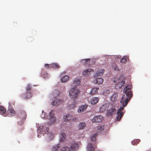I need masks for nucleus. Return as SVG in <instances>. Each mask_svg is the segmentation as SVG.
I'll return each instance as SVG.
<instances>
[{
    "label": "nucleus",
    "instance_id": "obj_1",
    "mask_svg": "<svg viewBox=\"0 0 151 151\" xmlns=\"http://www.w3.org/2000/svg\"><path fill=\"white\" fill-rule=\"evenodd\" d=\"M132 88V85H128L125 87L123 90V92L125 93L122 96L120 101V103L122 104V105L123 106H126L127 105L132 96V91L131 90Z\"/></svg>",
    "mask_w": 151,
    "mask_h": 151
},
{
    "label": "nucleus",
    "instance_id": "obj_2",
    "mask_svg": "<svg viewBox=\"0 0 151 151\" xmlns=\"http://www.w3.org/2000/svg\"><path fill=\"white\" fill-rule=\"evenodd\" d=\"M80 91L76 88H71L69 91V94L72 98L75 99L78 97Z\"/></svg>",
    "mask_w": 151,
    "mask_h": 151
},
{
    "label": "nucleus",
    "instance_id": "obj_3",
    "mask_svg": "<svg viewBox=\"0 0 151 151\" xmlns=\"http://www.w3.org/2000/svg\"><path fill=\"white\" fill-rule=\"evenodd\" d=\"M78 145L76 143L72 144L70 149L68 147H63L61 149V151H74L78 148Z\"/></svg>",
    "mask_w": 151,
    "mask_h": 151
},
{
    "label": "nucleus",
    "instance_id": "obj_4",
    "mask_svg": "<svg viewBox=\"0 0 151 151\" xmlns=\"http://www.w3.org/2000/svg\"><path fill=\"white\" fill-rule=\"evenodd\" d=\"M19 116L22 119V123H20V122H18V123L19 124H22V123H23L26 120L27 116L26 114L24 111L22 110L21 111L19 114Z\"/></svg>",
    "mask_w": 151,
    "mask_h": 151
},
{
    "label": "nucleus",
    "instance_id": "obj_5",
    "mask_svg": "<svg viewBox=\"0 0 151 151\" xmlns=\"http://www.w3.org/2000/svg\"><path fill=\"white\" fill-rule=\"evenodd\" d=\"M124 106L121 107L118 110L117 114L118 115L117 117L116 120L117 121H119L124 115L123 111H122L124 109Z\"/></svg>",
    "mask_w": 151,
    "mask_h": 151
},
{
    "label": "nucleus",
    "instance_id": "obj_6",
    "mask_svg": "<svg viewBox=\"0 0 151 151\" xmlns=\"http://www.w3.org/2000/svg\"><path fill=\"white\" fill-rule=\"evenodd\" d=\"M103 120V117L101 115L95 116L92 119V122L94 123L101 122Z\"/></svg>",
    "mask_w": 151,
    "mask_h": 151
},
{
    "label": "nucleus",
    "instance_id": "obj_7",
    "mask_svg": "<svg viewBox=\"0 0 151 151\" xmlns=\"http://www.w3.org/2000/svg\"><path fill=\"white\" fill-rule=\"evenodd\" d=\"M64 120L65 122H67L68 121H76L77 120V119L75 118L74 119L73 117L70 114H67L66 115H65L63 116Z\"/></svg>",
    "mask_w": 151,
    "mask_h": 151
},
{
    "label": "nucleus",
    "instance_id": "obj_8",
    "mask_svg": "<svg viewBox=\"0 0 151 151\" xmlns=\"http://www.w3.org/2000/svg\"><path fill=\"white\" fill-rule=\"evenodd\" d=\"M63 102V100L61 99H56L52 102L51 104L52 105L58 106L62 104Z\"/></svg>",
    "mask_w": 151,
    "mask_h": 151
},
{
    "label": "nucleus",
    "instance_id": "obj_9",
    "mask_svg": "<svg viewBox=\"0 0 151 151\" xmlns=\"http://www.w3.org/2000/svg\"><path fill=\"white\" fill-rule=\"evenodd\" d=\"M22 96L24 99H28L31 97L32 95L30 91H27L26 92L22 94Z\"/></svg>",
    "mask_w": 151,
    "mask_h": 151
},
{
    "label": "nucleus",
    "instance_id": "obj_10",
    "mask_svg": "<svg viewBox=\"0 0 151 151\" xmlns=\"http://www.w3.org/2000/svg\"><path fill=\"white\" fill-rule=\"evenodd\" d=\"M109 105L108 104L106 103L104 104L100 107V111L101 112H104L107 110L108 108Z\"/></svg>",
    "mask_w": 151,
    "mask_h": 151
},
{
    "label": "nucleus",
    "instance_id": "obj_11",
    "mask_svg": "<svg viewBox=\"0 0 151 151\" xmlns=\"http://www.w3.org/2000/svg\"><path fill=\"white\" fill-rule=\"evenodd\" d=\"M116 109L115 108H112L109 109L107 111V115L108 116H111L115 114Z\"/></svg>",
    "mask_w": 151,
    "mask_h": 151
},
{
    "label": "nucleus",
    "instance_id": "obj_12",
    "mask_svg": "<svg viewBox=\"0 0 151 151\" xmlns=\"http://www.w3.org/2000/svg\"><path fill=\"white\" fill-rule=\"evenodd\" d=\"M50 120L52 121L51 124H53L55 122V118L54 117V113L52 111H51L50 113Z\"/></svg>",
    "mask_w": 151,
    "mask_h": 151
},
{
    "label": "nucleus",
    "instance_id": "obj_13",
    "mask_svg": "<svg viewBox=\"0 0 151 151\" xmlns=\"http://www.w3.org/2000/svg\"><path fill=\"white\" fill-rule=\"evenodd\" d=\"M88 106L86 105H84L80 107L78 110V111L79 113L83 112L85 111L87 108Z\"/></svg>",
    "mask_w": 151,
    "mask_h": 151
},
{
    "label": "nucleus",
    "instance_id": "obj_14",
    "mask_svg": "<svg viewBox=\"0 0 151 151\" xmlns=\"http://www.w3.org/2000/svg\"><path fill=\"white\" fill-rule=\"evenodd\" d=\"M99 99V98L97 97H94L91 100L90 103L92 104H96L98 102Z\"/></svg>",
    "mask_w": 151,
    "mask_h": 151
},
{
    "label": "nucleus",
    "instance_id": "obj_15",
    "mask_svg": "<svg viewBox=\"0 0 151 151\" xmlns=\"http://www.w3.org/2000/svg\"><path fill=\"white\" fill-rule=\"evenodd\" d=\"M94 70L93 69H88L84 71L82 73V74L85 76L90 74L91 72H93Z\"/></svg>",
    "mask_w": 151,
    "mask_h": 151
},
{
    "label": "nucleus",
    "instance_id": "obj_16",
    "mask_svg": "<svg viewBox=\"0 0 151 151\" xmlns=\"http://www.w3.org/2000/svg\"><path fill=\"white\" fill-rule=\"evenodd\" d=\"M7 113L10 116H14L15 115V112L13 109H9L7 111Z\"/></svg>",
    "mask_w": 151,
    "mask_h": 151
},
{
    "label": "nucleus",
    "instance_id": "obj_17",
    "mask_svg": "<svg viewBox=\"0 0 151 151\" xmlns=\"http://www.w3.org/2000/svg\"><path fill=\"white\" fill-rule=\"evenodd\" d=\"M118 94L115 93L113 94L110 97V100L112 101H114L117 100Z\"/></svg>",
    "mask_w": 151,
    "mask_h": 151
},
{
    "label": "nucleus",
    "instance_id": "obj_18",
    "mask_svg": "<svg viewBox=\"0 0 151 151\" xmlns=\"http://www.w3.org/2000/svg\"><path fill=\"white\" fill-rule=\"evenodd\" d=\"M80 83V80L78 78H75L74 79L73 83H72V85L73 86L76 87L79 85Z\"/></svg>",
    "mask_w": 151,
    "mask_h": 151
},
{
    "label": "nucleus",
    "instance_id": "obj_19",
    "mask_svg": "<svg viewBox=\"0 0 151 151\" xmlns=\"http://www.w3.org/2000/svg\"><path fill=\"white\" fill-rule=\"evenodd\" d=\"M99 88H92L90 92V94L92 95H93L95 93H97L98 90L99 89Z\"/></svg>",
    "mask_w": 151,
    "mask_h": 151
},
{
    "label": "nucleus",
    "instance_id": "obj_20",
    "mask_svg": "<svg viewBox=\"0 0 151 151\" xmlns=\"http://www.w3.org/2000/svg\"><path fill=\"white\" fill-rule=\"evenodd\" d=\"M86 126L85 123L84 122H81L79 123L78 124V129H83Z\"/></svg>",
    "mask_w": 151,
    "mask_h": 151
},
{
    "label": "nucleus",
    "instance_id": "obj_21",
    "mask_svg": "<svg viewBox=\"0 0 151 151\" xmlns=\"http://www.w3.org/2000/svg\"><path fill=\"white\" fill-rule=\"evenodd\" d=\"M125 81L124 80H119L116 83V85L119 88L122 87L124 84L125 83Z\"/></svg>",
    "mask_w": 151,
    "mask_h": 151
},
{
    "label": "nucleus",
    "instance_id": "obj_22",
    "mask_svg": "<svg viewBox=\"0 0 151 151\" xmlns=\"http://www.w3.org/2000/svg\"><path fill=\"white\" fill-rule=\"evenodd\" d=\"M6 109L3 107L0 106V114L4 116H6Z\"/></svg>",
    "mask_w": 151,
    "mask_h": 151
},
{
    "label": "nucleus",
    "instance_id": "obj_23",
    "mask_svg": "<svg viewBox=\"0 0 151 151\" xmlns=\"http://www.w3.org/2000/svg\"><path fill=\"white\" fill-rule=\"evenodd\" d=\"M66 137V135L65 133L64 132H62L61 133L60 135V142H63L65 140Z\"/></svg>",
    "mask_w": 151,
    "mask_h": 151
},
{
    "label": "nucleus",
    "instance_id": "obj_24",
    "mask_svg": "<svg viewBox=\"0 0 151 151\" xmlns=\"http://www.w3.org/2000/svg\"><path fill=\"white\" fill-rule=\"evenodd\" d=\"M104 70H101L100 71H97L94 75L95 77H97L99 76H101L104 73Z\"/></svg>",
    "mask_w": 151,
    "mask_h": 151
},
{
    "label": "nucleus",
    "instance_id": "obj_25",
    "mask_svg": "<svg viewBox=\"0 0 151 151\" xmlns=\"http://www.w3.org/2000/svg\"><path fill=\"white\" fill-rule=\"evenodd\" d=\"M50 67L54 68H60V66L57 63H55L50 64Z\"/></svg>",
    "mask_w": 151,
    "mask_h": 151
},
{
    "label": "nucleus",
    "instance_id": "obj_26",
    "mask_svg": "<svg viewBox=\"0 0 151 151\" xmlns=\"http://www.w3.org/2000/svg\"><path fill=\"white\" fill-rule=\"evenodd\" d=\"M90 62V59H86L81 60V63L84 65L88 64Z\"/></svg>",
    "mask_w": 151,
    "mask_h": 151
},
{
    "label": "nucleus",
    "instance_id": "obj_27",
    "mask_svg": "<svg viewBox=\"0 0 151 151\" xmlns=\"http://www.w3.org/2000/svg\"><path fill=\"white\" fill-rule=\"evenodd\" d=\"M95 81H96V83L98 84H101L103 82V80L101 78H96Z\"/></svg>",
    "mask_w": 151,
    "mask_h": 151
},
{
    "label": "nucleus",
    "instance_id": "obj_28",
    "mask_svg": "<svg viewBox=\"0 0 151 151\" xmlns=\"http://www.w3.org/2000/svg\"><path fill=\"white\" fill-rule=\"evenodd\" d=\"M41 75L43 78H46L48 75V74L46 72H45V70L44 69H42L41 71Z\"/></svg>",
    "mask_w": 151,
    "mask_h": 151
},
{
    "label": "nucleus",
    "instance_id": "obj_29",
    "mask_svg": "<svg viewBox=\"0 0 151 151\" xmlns=\"http://www.w3.org/2000/svg\"><path fill=\"white\" fill-rule=\"evenodd\" d=\"M88 147V151H94V148L91 144H89Z\"/></svg>",
    "mask_w": 151,
    "mask_h": 151
},
{
    "label": "nucleus",
    "instance_id": "obj_30",
    "mask_svg": "<svg viewBox=\"0 0 151 151\" xmlns=\"http://www.w3.org/2000/svg\"><path fill=\"white\" fill-rule=\"evenodd\" d=\"M69 78L67 76H63L61 79V81L63 83L66 82L68 80Z\"/></svg>",
    "mask_w": 151,
    "mask_h": 151
},
{
    "label": "nucleus",
    "instance_id": "obj_31",
    "mask_svg": "<svg viewBox=\"0 0 151 151\" xmlns=\"http://www.w3.org/2000/svg\"><path fill=\"white\" fill-rule=\"evenodd\" d=\"M104 125L103 124H100L97 127V129L101 131L104 129Z\"/></svg>",
    "mask_w": 151,
    "mask_h": 151
},
{
    "label": "nucleus",
    "instance_id": "obj_32",
    "mask_svg": "<svg viewBox=\"0 0 151 151\" xmlns=\"http://www.w3.org/2000/svg\"><path fill=\"white\" fill-rule=\"evenodd\" d=\"M140 141V140L139 139H136L132 141V144L133 145H136Z\"/></svg>",
    "mask_w": 151,
    "mask_h": 151
},
{
    "label": "nucleus",
    "instance_id": "obj_33",
    "mask_svg": "<svg viewBox=\"0 0 151 151\" xmlns=\"http://www.w3.org/2000/svg\"><path fill=\"white\" fill-rule=\"evenodd\" d=\"M60 144L58 145H55L54 146H53L52 148V150L53 151H56L58 149L59 147H60L59 145Z\"/></svg>",
    "mask_w": 151,
    "mask_h": 151
},
{
    "label": "nucleus",
    "instance_id": "obj_34",
    "mask_svg": "<svg viewBox=\"0 0 151 151\" xmlns=\"http://www.w3.org/2000/svg\"><path fill=\"white\" fill-rule=\"evenodd\" d=\"M32 86L30 84H28L26 88L27 91H30L32 89Z\"/></svg>",
    "mask_w": 151,
    "mask_h": 151
},
{
    "label": "nucleus",
    "instance_id": "obj_35",
    "mask_svg": "<svg viewBox=\"0 0 151 151\" xmlns=\"http://www.w3.org/2000/svg\"><path fill=\"white\" fill-rule=\"evenodd\" d=\"M127 61V59L125 56H124L120 60V62L122 63H125Z\"/></svg>",
    "mask_w": 151,
    "mask_h": 151
},
{
    "label": "nucleus",
    "instance_id": "obj_36",
    "mask_svg": "<svg viewBox=\"0 0 151 151\" xmlns=\"http://www.w3.org/2000/svg\"><path fill=\"white\" fill-rule=\"evenodd\" d=\"M110 91L109 90H104L103 92V94L106 96L107 94H109L110 93Z\"/></svg>",
    "mask_w": 151,
    "mask_h": 151
},
{
    "label": "nucleus",
    "instance_id": "obj_37",
    "mask_svg": "<svg viewBox=\"0 0 151 151\" xmlns=\"http://www.w3.org/2000/svg\"><path fill=\"white\" fill-rule=\"evenodd\" d=\"M45 68L47 69H48L50 68V64L49 65L48 64H46L45 65Z\"/></svg>",
    "mask_w": 151,
    "mask_h": 151
},
{
    "label": "nucleus",
    "instance_id": "obj_38",
    "mask_svg": "<svg viewBox=\"0 0 151 151\" xmlns=\"http://www.w3.org/2000/svg\"><path fill=\"white\" fill-rule=\"evenodd\" d=\"M96 134L93 135L91 137V140L92 141H95L96 139Z\"/></svg>",
    "mask_w": 151,
    "mask_h": 151
},
{
    "label": "nucleus",
    "instance_id": "obj_39",
    "mask_svg": "<svg viewBox=\"0 0 151 151\" xmlns=\"http://www.w3.org/2000/svg\"><path fill=\"white\" fill-rule=\"evenodd\" d=\"M44 127L40 126L39 128V130L40 132H42L43 131V129H44Z\"/></svg>",
    "mask_w": 151,
    "mask_h": 151
},
{
    "label": "nucleus",
    "instance_id": "obj_40",
    "mask_svg": "<svg viewBox=\"0 0 151 151\" xmlns=\"http://www.w3.org/2000/svg\"><path fill=\"white\" fill-rule=\"evenodd\" d=\"M42 135V136H44V135H42V134H40V133L39 134V133L38 134L37 137L38 138L40 137H41V135Z\"/></svg>",
    "mask_w": 151,
    "mask_h": 151
},
{
    "label": "nucleus",
    "instance_id": "obj_41",
    "mask_svg": "<svg viewBox=\"0 0 151 151\" xmlns=\"http://www.w3.org/2000/svg\"><path fill=\"white\" fill-rule=\"evenodd\" d=\"M49 128H48V127H47L46 128V130L45 131V133L46 134L48 132V131L49 130Z\"/></svg>",
    "mask_w": 151,
    "mask_h": 151
},
{
    "label": "nucleus",
    "instance_id": "obj_42",
    "mask_svg": "<svg viewBox=\"0 0 151 151\" xmlns=\"http://www.w3.org/2000/svg\"><path fill=\"white\" fill-rule=\"evenodd\" d=\"M50 138H51L52 137H53V134L52 133H50Z\"/></svg>",
    "mask_w": 151,
    "mask_h": 151
},
{
    "label": "nucleus",
    "instance_id": "obj_43",
    "mask_svg": "<svg viewBox=\"0 0 151 151\" xmlns=\"http://www.w3.org/2000/svg\"><path fill=\"white\" fill-rule=\"evenodd\" d=\"M56 93H59V92L58 91H56Z\"/></svg>",
    "mask_w": 151,
    "mask_h": 151
}]
</instances>
